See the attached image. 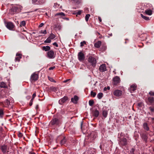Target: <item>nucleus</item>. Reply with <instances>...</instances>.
I'll return each mask as SVG.
<instances>
[{
    "mask_svg": "<svg viewBox=\"0 0 154 154\" xmlns=\"http://www.w3.org/2000/svg\"><path fill=\"white\" fill-rule=\"evenodd\" d=\"M22 9V6L19 5H16L10 9V12L11 14H14L20 12Z\"/></svg>",
    "mask_w": 154,
    "mask_h": 154,
    "instance_id": "1",
    "label": "nucleus"
},
{
    "mask_svg": "<svg viewBox=\"0 0 154 154\" xmlns=\"http://www.w3.org/2000/svg\"><path fill=\"white\" fill-rule=\"evenodd\" d=\"M88 60L92 66L95 67L97 63L96 59L92 56H89L88 57Z\"/></svg>",
    "mask_w": 154,
    "mask_h": 154,
    "instance_id": "2",
    "label": "nucleus"
},
{
    "mask_svg": "<svg viewBox=\"0 0 154 154\" xmlns=\"http://www.w3.org/2000/svg\"><path fill=\"white\" fill-rule=\"evenodd\" d=\"M60 123V120L57 118H53L50 122L49 125H57Z\"/></svg>",
    "mask_w": 154,
    "mask_h": 154,
    "instance_id": "3",
    "label": "nucleus"
},
{
    "mask_svg": "<svg viewBox=\"0 0 154 154\" xmlns=\"http://www.w3.org/2000/svg\"><path fill=\"white\" fill-rule=\"evenodd\" d=\"M60 140V144L61 145L64 144L66 141V139L65 137L63 136H60L58 137L57 140V142H58Z\"/></svg>",
    "mask_w": 154,
    "mask_h": 154,
    "instance_id": "4",
    "label": "nucleus"
},
{
    "mask_svg": "<svg viewBox=\"0 0 154 154\" xmlns=\"http://www.w3.org/2000/svg\"><path fill=\"white\" fill-rule=\"evenodd\" d=\"M6 27L9 29L12 30L15 27V25L11 22H7L5 23Z\"/></svg>",
    "mask_w": 154,
    "mask_h": 154,
    "instance_id": "5",
    "label": "nucleus"
},
{
    "mask_svg": "<svg viewBox=\"0 0 154 154\" xmlns=\"http://www.w3.org/2000/svg\"><path fill=\"white\" fill-rule=\"evenodd\" d=\"M38 78V75L34 72L31 75L30 80L31 82H34L36 81Z\"/></svg>",
    "mask_w": 154,
    "mask_h": 154,
    "instance_id": "6",
    "label": "nucleus"
},
{
    "mask_svg": "<svg viewBox=\"0 0 154 154\" xmlns=\"http://www.w3.org/2000/svg\"><path fill=\"white\" fill-rule=\"evenodd\" d=\"M78 57L79 60L81 62L83 61L85 57L84 54L82 52H79L78 54Z\"/></svg>",
    "mask_w": 154,
    "mask_h": 154,
    "instance_id": "7",
    "label": "nucleus"
},
{
    "mask_svg": "<svg viewBox=\"0 0 154 154\" xmlns=\"http://www.w3.org/2000/svg\"><path fill=\"white\" fill-rule=\"evenodd\" d=\"M119 144L121 146H125L127 144V141L126 138H122L120 139Z\"/></svg>",
    "mask_w": 154,
    "mask_h": 154,
    "instance_id": "8",
    "label": "nucleus"
},
{
    "mask_svg": "<svg viewBox=\"0 0 154 154\" xmlns=\"http://www.w3.org/2000/svg\"><path fill=\"white\" fill-rule=\"evenodd\" d=\"M120 82V78L118 76H116L113 79L112 84L114 85H117Z\"/></svg>",
    "mask_w": 154,
    "mask_h": 154,
    "instance_id": "9",
    "label": "nucleus"
},
{
    "mask_svg": "<svg viewBox=\"0 0 154 154\" xmlns=\"http://www.w3.org/2000/svg\"><path fill=\"white\" fill-rule=\"evenodd\" d=\"M97 134L96 132L93 131L88 136V139H90L91 140V141L94 140L97 137Z\"/></svg>",
    "mask_w": 154,
    "mask_h": 154,
    "instance_id": "10",
    "label": "nucleus"
},
{
    "mask_svg": "<svg viewBox=\"0 0 154 154\" xmlns=\"http://www.w3.org/2000/svg\"><path fill=\"white\" fill-rule=\"evenodd\" d=\"M47 57L50 59H53L55 57L54 52L53 50H50L47 53Z\"/></svg>",
    "mask_w": 154,
    "mask_h": 154,
    "instance_id": "11",
    "label": "nucleus"
},
{
    "mask_svg": "<svg viewBox=\"0 0 154 154\" xmlns=\"http://www.w3.org/2000/svg\"><path fill=\"white\" fill-rule=\"evenodd\" d=\"M137 88V85L135 84H134L130 85L128 90L131 93H132L136 90Z\"/></svg>",
    "mask_w": 154,
    "mask_h": 154,
    "instance_id": "12",
    "label": "nucleus"
},
{
    "mask_svg": "<svg viewBox=\"0 0 154 154\" xmlns=\"http://www.w3.org/2000/svg\"><path fill=\"white\" fill-rule=\"evenodd\" d=\"M113 94L116 97H119L122 94V91L119 90H116L114 91Z\"/></svg>",
    "mask_w": 154,
    "mask_h": 154,
    "instance_id": "13",
    "label": "nucleus"
},
{
    "mask_svg": "<svg viewBox=\"0 0 154 154\" xmlns=\"http://www.w3.org/2000/svg\"><path fill=\"white\" fill-rule=\"evenodd\" d=\"M99 69L100 72H103L106 70V65L103 64L100 65L99 67Z\"/></svg>",
    "mask_w": 154,
    "mask_h": 154,
    "instance_id": "14",
    "label": "nucleus"
},
{
    "mask_svg": "<svg viewBox=\"0 0 154 154\" xmlns=\"http://www.w3.org/2000/svg\"><path fill=\"white\" fill-rule=\"evenodd\" d=\"M22 58V54L17 53L16 54V57L15 58V61L19 62L20 61V59Z\"/></svg>",
    "mask_w": 154,
    "mask_h": 154,
    "instance_id": "15",
    "label": "nucleus"
},
{
    "mask_svg": "<svg viewBox=\"0 0 154 154\" xmlns=\"http://www.w3.org/2000/svg\"><path fill=\"white\" fill-rule=\"evenodd\" d=\"M68 99V97L66 96H64L62 99L59 100V103L60 104H62L65 102Z\"/></svg>",
    "mask_w": 154,
    "mask_h": 154,
    "instance_id": "16",
    "label": "nucleus"
},
{
    "mask_svg": "<svg viewBox=\"0 0 154 154\" xmlns=\"http://www.w3.org/2000/svg\"><path fill=\"white\" fill-rule=\"evenodd\" d=\"M79 98L76 95H75L73 98H72L71 99V101L75 104H76L77 103Z\"/></svg>",
    "mask_w": 154,
    "mask_h": 154,
    "instance_id": "17",
    "label": "nucleus"
},
{
    "mask_svg": "<svg viewBox=\"0 0 154 154\" xmlns=\"http://www.w3.org/2000/svg\"><path fill=\"white\" fill-rule=\"evenodd\" d=\"M1 149L2 152L4 153H6L7 151V146L5 145L2 146L1 147Z\"/></svg>",
    "mask_w": 154,
    "mask_h": 154,
    "instance_id": "18",
    "label": "nucleus"
},
{
    "mask_svg": "<svg viewBox=\"0 0 154 154\" xmlns=\"http://www.w3.org/2000/svg\"><path fill=\"white\" fill-rule=\"evenodd\" d=\"M141 136L142 139H143L146 142L147 141L148 137L147 135L146 134L143 133L141 134Z\"/></svg>",
    "mask_w": 154,
    "mask_h": 154,
    "instance_id": "19",
    "label": "nucleus"
},
{
    "mask_svg": "<svg viewBox=\"0 0 154 154\" xmlns=\"http://www.w3.org/2000/svg\"><path fill=\"white\" fill-rule=\"evenodd\" d=\"M51 48L50 47L48 46H43L42 47V49L43 50L45 51H50Z\"/></svg>",
    "mask_w": 154,
    "mask_h": 154,
    "instance_id": "20",
    "label": "nucleus"
},
{
    "mask_svg": "<svg viewBox=\"0 0 154 154\" xmlns=\"http://www.w3.org/2000/svg\"><path fill=\"white\" fill-rule=\"evenodd\" d=\"M0 87L1 88H7L8 86L5 82H2L0 83Z\"/></svg>",
    "mask_w": 154,
    "mask_h": 154,
    "instance_id": "21",
    "label": "nucleus"
},
{
    "mask_svg": "<svg viewBox=\"0 0 154 154\" xmlns=\"http://www.w3.org/2000/svg\"><path fill=\"white\" fill-rule=\"evenodd\" d=\"M101 45V41H99L94 44V46L97 48H99L100 47Z\"/></svg>",
    "mask_w": 154,
    "mask_h": 154,
    "instance_id": "22",
    "label": "nucleus"
},
{
    "mask_svg": "<svg viewBox=\"0 0 154 154\" xmlns=\"http://www.w3.org/2000/svg\"><path fill=\"white\" fill-rule=\"evenodd\" d=\"M7 95H8V94H6V93L4 92H2L0 94V97L1 98H6L7 97Z\"/></svg>",
    "mask_w": 154,
    "mask_h": 154,
    "instance_id": "23",
    "label": "nucleus"
},
{
    "mask_svg": "<svg viewBox=\"0 0 154 154\" xmlns=\"http://www.w3.org/2000/svg\"><path fill=\"white\" fill-rule=\"evenodd\" d=\"M143 127L144 129L147 131L149 130V128L146 123H144L143 124Z\"/></svg>",
    "mask_w": 154,
    "mask_h": 154,
    "instance_id": "24",
    "label": "nucleus"
},
{
    "mask_svg": "<svg viewBox=\"0 0 154 154\" xmlns=\"http://www.w3.org/2000/svg\"><path fill=\"white\" fill-rule=\"evenodd\" d=\"M148 100L149 102L151 104L154 103V98L152 97H149L148 98Z\"/></svg>",
    "mask_w": 154,
    "mask_h": 154,
    "instance_id": "25",
    "label": "nucleus"
},
{
    "mask_svg": "<svg viewBox=\"0 0 154 154\" xmlns=\"http://www.w3.org/2000/svg\"><path fill=\"white\" fill-rule=\"evenodd\" d=\"M99 114V112L97 110H95L93 112V116L97 117L98 116Z\"/></svg>",
    "mask_w": 154,
    "mask_h": 154,
    "instance_id": "26",
    "label": "nucleus"
},
{
    "mask_svg": "<svg viewBox=\"0 0 154 154\" xmlns=\"http://www.w3.org/2000/svg\"><path fill=\"white\" fill-rule=\"evenodd\" d=\"M145 12L146 14L149 15H151L152 14V11L150 9L146 10Z\"/></svg>",
    "mask_w": 154,
    "mask_h": 154,
    "instance_id": "27",
    "label": "nucleus"
},
{
    "mask_svg": "<svg viewBox=\"0 0 154 154\" xmlns=\"http://www.w3.org/2000/svg\"><path fill=\"white\" fill-rule=\"evenodd\" d=\"M45 0H38L37 4L42 5L45 2Z\"/></svg>",
    "mask_w": 154,
    "mask_h": 154,
    "instance_id": "28",
    "label": "nucleus"
},
{
    "mask_svg": "<svg viewBox=\"0 0 154 154\" xmlns=\"http://www.w3.org/2000/svg\"><path fill=\"white\" fill-rule=\"evenodd\" d=\"M4 113L3 110L2 109H0V118H2L3 117Z\"/></svg>",
    "mask_w": 154,
    "mask_h": 154,
    "instance_id": "29",
    "label": "nucleus"
},
{
    "mask_svg": "<svg viewBox=\"0 0 154 154\" xmlns=\"http://www.w3.org/2000/svg\"><path fill=\"white\" fill-rule=\"evenodd\" d=\"M141 17L146 20H149V18L146 16H144L143 14H140Z\"/></svg>",
    "mask_w": 154,
    "mask_h": 154,
    "instance_id": "30",
    "label": "nucleus"
},
{
    "mask_svg": "<svg viewBox=\"0 0 154 154\" xmlns=\"http://www.w3.org/2000/svg\"><path fill=\"white\" fill-rule=\"evenodd\" d=\"M103 94L102 93H99L97 95V97L99 99H101L103 97Z\"/></svg>",
    "mask_w": 154,
    "mask_h": 154,
    "instance_id": "31",
    "label": "nucleus"
},
{
    "mask_svg": "<svg viewBox=\"0 0 154 154\" xmlns=\"http://www.w3.org/2000/svg\"><path fill=\"white\" fill-rule=\"evenodd\" d=\"M55 37V35L52 33H51L49 36V38H51V39H54Z\"/></svg>",
    "mask_w": 154,
    "mask_h": 154,
    "instance_id": "32",
    "label": "nucleus"
},
{
    "mask_svg": "<svg viewBox=\"0 0 154 154\" xmlns=\"http://www.w3.org/2000/svg\"><path fill=\"white\" fill-rule=\"evenodd\" d=\"M65 15V14L63 12H60V13L56 14H55V16H64Z\"/></svg>",
    "mask_w": 154,
    "mask_h": 154,
    "instance_id": "33",
    "label": "nucleus"
},
{
    "mask_svg": "<svg viewBox=\"0 0 154 154\" xmlns=\"http://www.w3.org/2000/svg\"><path fill=\"white\" fill-rule=\"evenodd\" d=\"M107 115V112L106 110H103V115L105 118L106 117Z\"/></svg>",
    "mask_w": 154,
    "mask_h": 154,
    "instance_id": "34",
    "label": "nucleus"
},
{
    "mask_svg": "<svg viewBox=\"0 0 154 154\" xmlns=\"http://www.w3.org/2000/svg\"><path fill=\"white\" fill-rule=\"evenodd\" d=\"M51 39L49 37L47 38L44 41V42L45 43H50L51 42Z\"/></svg>",
    "mask_w": 154,
    "mask_h": 154,
    "instance_id": "35",
    "label": "nucleus"
},
{
    "mask_svg": "<svg viewBox=\"0 0 154 154\" xmlns=\"http://www.w3.org/2000/svg\"><path fill=\"white\" fill-rule=\"evenodd\" d=\"M90 16V15L89 14H87L86 15L85 17V19L86 21L87 22L88 21Z\"/></svg>",
    "mask_w": 154,
    "mask_h": 154,
    "instance_id": "36",
    "label": "nucleus"
},
{
    "mask_svg": "<svg viewBox=\"0 0 154 154\" xmlns=\"http://www.w3.org/2000/svg\"><path fill=\"white\" fill-rule=\"evenodd\" d=\"M96 95V93L95 92H94L93 91H91V95L93 97H94Z\"/></svg>",
    "mask_w": 154,
    "mask_h": 154,
    "instance_id": "37",
    "label": "nucleus"
},
{
    "mask_svg": "<svg viewBox=\"0 0 154 154\" xmlns=\"http://www.w3.org/2000/svg\"><path fill=\"white\" fill-rule=\"evenodd\" d=\"M94 103V101L93 100H90L89 101V104L90 106H92Z\"/></svg>",
    "mask_w": 154,
    "mask_h": 154,
    "instance_id": "38",
    "label": "nucleus"
},
{
    "mask_svg": "<svg viewBox=\"0 0 154 154\" xmlns=\"http://www.w3.org/2000/svg\"><path fill=\"white\" fill-rule=\"evenodd\" d=\"M86 42L85 41H83V42H82L80 43V46L82 47L83 46H84V45L86 44Z\"/></svg>",
    "mask_w": 154,
    "mask_h": 154,
    "instance_id": "39",
    "label": "nucleus"
},
{
    "mask_svg": "<svg viewBox=\"0 0 154 154\" xmlns=\"http://www.w3.org/2000/svg\"><path fill=\"white\" fill-rule=\"evenodd\" d=\"M26 25V23L25 21H22L20 23V26H24Z\"/></svg>",
    "mask_w": 154,
    "mask_h": 154,
    "instance_id": "40",
    "label": "nucleus"
},
{
    "mask_svg": "<svg viewBox=\"0 0 154 154\" xmlns=\"http://www.w3.org/2000/svg\"><path fill=\"white\" fill-rule=\"evenodd\" d=\"M39 33L45 34L47 33L46 31V30H45L44 31L42 30L39 32Z\"/></svg>",
    "mask_w": 154,
    "mask_h": 154,
    "instance_id": "41",
    "label": "nucleus"
},
{
    "mask_svg": "<svg viewBox=\"0 0 154 154\" xmlns=\"http://www.w3.org/2000/svg\"><path fill=\"white\" fill-rule=\"evenodd\" d=\"M5 103L8 106L10 104V102L9 100H8V99H7L6 101L5 102Z\"/></svg>",
    "mask_w": 154,
    "mask_h": 154,
    "instance_id": "42",
    "label": "nucleus"
},
{
    "mask_svg": "<svg viewBox=\"0 0 154 154\" xmlns=\"http://www.w3.org/2000/svg\"><path fill=\"white\" fill-rule=\"evenodd\" d=\"M149 94L151 96H154V91H150L149 92Z\"/></svg>",
    "mask_w": 154,
    "mask_h": 154,
    "instance_id": "43",
    "label": "nucleus"
},
{
    "mask_svg": "<svg viewBox=\"0 0 154 154\" xmlns=\"http://www.w3.org/2000/svg\"><path fill=\"white\" fill-rule=\"evenodd\" d=\"M149 109L151 110V111L152 112H154V107H149Z\"/></svg>",
    "mask_w": 154,
    "mask_h": 154,
    "instance_id": "44",
    "label": "nucleus"
},
{
    "mask_svg": "<svg viewBox=\"0 0 154 154\" xmlns=\"http://www.w3.org/2000/svg\"><path fill=\"white\" fill-rule=\"evenodd\" d=\"M135 149L134 148H132L130 151V153L131 154H134V152L135 151Z\"/></svg>",
    "mask_w": 154,
    "mask_h": 154,
    "instance_id": "45",
    "label": "nucleus"
},
{
    "mask_svg": "<svg viewBox=\"0 0 154 154\" xmlns=\"http://www.w3.org/2000/svg\"><path fill=\"white\" fill-rule=\"evenodd\" d=\"M59 5L57 3H54V7L55 8H57L59 6Z\"/></svg>",
    "mask_w": 154,
    "mask_h": 154,
    "instance_id": "46",
    "label": "nucleus"
},
{
    "mask_svg": "<svg viewBox=\"0 0 154 154\" xmlns=\"http://www.w3.org/2000/svg\"><path fill=\"white\" fill-rule=\"evenodd\" d=\"M33 100V99H31V100L30 102H29V106H31L32 105Z\"/></svg>",
    "mask_w": 154,
    "mask_h": 154,
    "instance_id": "47",
    "label": "nucleus"
},
{
    "mask_svg": "<svg viewBox=\"0 0 154 154\" xmlns=\"http://www.w3.org/2000/svg\"><path fill=\"white\" fill-rule=\"evenodd\" d=\"M82 12V11L79 10L76 13V14L78 15H80L81 14Z\"/></svg>",
    "mask_w": 154,
    "mask_h": 154,
    "instance_id": "48",
    "label": "nucleus"
},
{
    "mask_svg": "<svg viewBox=\"0 0 154 154\" xmlns=\"http://www.w3.org/2000/svg\"><path fill=\"white\" fill-rule=\"evenodd\" d=\"M23 136V134L21 133L20 132L18 134V136L19 137H22Z\"/></svg>",
    "mask_w": 154,
    "mask_h": 154,
    "instance_id": "49",
    "label": "nucleus"
},
{
    "mask_svg": "<svg viewBox=\"0 0 154 154\" xmlns=\"http://www.w3.org/2000/svg\"><path fill=\"white\" fill-rule=\"evenodd\" d=\"M38 0H32V2L33 4H35L36 2Z\"/></svg>",
    "mask_w": 154,
    "mask_h": 154,
    "instance_id": "50",
    "label": "nucleus"
},
{
    "mask_svg": "<svg viewBox=\"0 0 154 154\" xmlns=\"http://www.w3.org/2000/svg\"><path fill=\"white\" fill-rule=\"evenodd\" d=\"M53 45H54L55 46H56V47H58V44H57V43L55 42L54 43H53Z\"/></svg>",
    "mask_w": 154,
    "mask_h": 154,
    "instance_id": "51",
    "label": "nucleus"
},
{
    "mask_svg": "<svg viewBox=\"0 0 154 154\" xmlns=\"http://www.w3.org/2000/svg\"><path fill=\"white\" fill-rule=\"evenodd\" d=\"M88 151L87 150L84 152V154H90L91 153V151L89 152V153H88Z\"/></svg>",
    "mask_w": 154,
    "mask_h": 154,
    "instance_id": "52",
    "label": "nucleus"
},
{
    "mask_svg": "<svg viewBox=\"0 0 154 154\" xmlns=\"http://www.w3.org/2000/svg\"><path fill=\"white\" fill-rule=\"evenodd\" d=\"M35 96H36V94H35V93H34L32 95V99H33V100L34 98L35 97Z\"/></svg>",
    "mask_w": 154,
    "mask_h": 154,
    "instance_id": "53",
    "label": "nucleus"
},
{
    "mask_svg": "<svg viewBox=\"0 0 154 154\" xmlns=\"http://www.w3.org/2000/svg\"><path fill=\"white\" fill-rule=\"evenodd\" d=\"M55 68V66H53V67H51L49 68V70H53Z\"/></svg>",
    "mask_w": 154,
    "mask_h": 154,
    "instance_id": "54",
    "label": "nucleus"
},
{
    "mask_svg": "<svg viewBox=\"0 0 154 154\" xmlns=\"http://www.w3.org/2000/svg\"><path fill=\"white\" fill-rule=\"evenodd\" d=\"M151 119L152 121V122L154 123V118L149 117L148 118V119Z\"/></svg>",
    "mask_w": 154,
    "mask_h": 154,
    "instance_id": "55",
    "label": "nucleus"
},
{
    "mask_svg": "<svg viewBox=\"0 0 154 154\" xmlns=\"http://www.w3.org/2000/svg\"><path fill=\"white\" fill-rule=\"evenodd\" d=\"M49 79L51 82H54V80L51 78L48 77Z\"/></svg>",
    "mask_w": 154,
    "mask_h": 154,
    "instance_id": "56",
    "label": "nucleus"
},
{
    "mask_svg": "<svg viewBox=\"0 0 154 154\" xmlns=\"http://www.w3.org/2000/svg\"><path fill=\"white\" fill-rule=\"evenodd\" d=\"M44 25V24L43 23H42L39 25V27H42Z\"/></svg>",
    "mask_w": 154,
    "mask_h": 154,
    "instance_id": "57",
    "label": "nucleus"
},
{
    "mask_svg": "<svg viewBox=\"0 0 154 154\" xmlns=\"http://www.w3.org/2000/svg\"><path fill=\"white\" fill-rule=\"evenodd\" d=\"M70 79H66L63 81V82L64 83H66L68 82V81H69Z\"/></svg>",
    "mask_w": 154,
    "mask_h": 154,
    "instance_id": "58",
    "label": "nucleus"
},
{
    "mask_svg": "<svg viewBox=\"0 0 154 154\" xmlns=\"http://www.w3.org/2000/svg\"><path fill=\"white\" fill-rule=\"evenodd\" d=\"M63 18L64 19H65V20H69V19L68 18L63 17Z\"/></svg>",
    "mask_w": 154,
    "mask_h": 154,
    "instance_id": "59",
    "label": "nucleus"
},
{
    "mask_svg": "<svg viewBox=\"0 0 154 154\" xmlns=\"http://www.w3.org/2000/svg\"><path fill=\"white\" fill-rule=\"evenodd\" d=\"M98 19H99V20L100 22H101V21H102V20H101V17H98Z\"/></svg>",
    "mask_w": 154,
    "mask_h": 154,
    "instance_id": "60",
    "label": "nucleus"
},
{
    "mask_svg": "<svg viewBox=\"0 0 154 154\" xmlns=\"http://www.w3.org/2000/svg\"><path fill=\"white\" fill-rule=\"evenodd\" d=\"M142 104V103H138V106H141Z\"/></svg>",
    "mask_w": 154,
    "mask_h": 154,
    "instance_id": "61",
    "label": "nucleus"
},
{
    "mask_svg": "<svg viewBox=\"0 0 154 154\" xmlns=\"http://www.w3.org/2000/svg\"><path fill=\"white\" fill-rule=\"evenodd\" d=\"M38 105H36V107H35V108L36 109H38Z\"/></svg>",
    "mask_w": 154,
    "mask_h": 154,
    "instance_id": "62",
    "label": "nucleus"
},
{
    "mask_svg": "<svg viewBox=\"0 0 154 154\" xmlns=\"http://www.w3.org/2000/svg\"><path fill=\"white\" fill-rule=\"evenodd\" d=\"M29 154H35V153L34 152H29Z\"/></svg>",
    "mask_w": 154,
    "mask_h": 154,
    "instance_id": "63",
    "label": "nucleus"
},
{
    "mask_svg": "<svg viewBox=\"0 0 154 154\" xmlns=\"http://www.w3.org/2000/svg\"><path fill=\"white\" fill-rule=\"evenodd\" d=\"M107 89H108V90H109L110 89V88L109 86H108L107 88Z\"/></svg>",
    "mask_w": 154,
    "mask_h": 154,
    "instance_id": "64",
    "label": "nucleus"
}]
</instances>
